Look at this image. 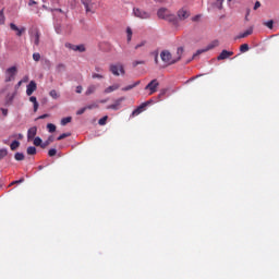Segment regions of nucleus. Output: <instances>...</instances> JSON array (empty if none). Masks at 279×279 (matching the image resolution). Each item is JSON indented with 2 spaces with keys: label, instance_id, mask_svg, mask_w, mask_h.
<instances>
[{
  "label": "nucleus",
  "instance_id": "nucleus-1",
  "mask_svg": "<svg viewBox=\"0 0 279 279\" xmlns=\"http://www.w3.org/2000/svg\"><path fill=\"white\" fill-rule=\"evenodd\" d=\"M160 58L162 63L166 64V66H171V64L178 63L179 60V58H174V56L171 54L169 50L161 51Z\"/></svg>",
  "mask_w": 279,
  "mask_h": 279
},
{
  "label": "nucleus",
  "instance_id": "nucleus-2",
  "mask_svg": "<svg viewBox=\"0 0 279 279\" xmlns=\"http://www.w3.org/2000/svg\"><path fill=\"white\" fill-rule=\"evenodd\" d=\"M109 71L112 73V75H116L117 77H119V75H125V69L121 63L111 64L109 66Z\"/></svg>",
  "mask_w": 279,
  "mask_h": 279
},
{
  "label": "nucleus",
  "instance_id": "nucleus-3",
  "mask_svg": "<svg viewBox=\"0 0 279 279\" xmlns=\"http://www.w3.org/2000/svg\"><path fill=\"white\" fill-rule=\"evenodd\" d=\"M16 73H19V70L16 69V66H11L5 70V80L4 82H12V80H14V76L16 75Z\"/></svg>",
  "mask_w": 279,
  "mask_h": 279
},
{
  "label": "nucleus",
  "instance_id": "nucleus-4",
  "mask_svg": "<svg viewBox=\"0 0 279 279\" xmlns=\"http://www.w3.org/2000/svg\"><path fill=\"white\" fill-rule=\"evenodd\" d=\"M158 86H160V83L155 78L146 85L145 90H149V95H154V93H157Z\"/></svg>",
  "mask_w": 279,
  "mask_h": 279
},
{
  "label": "nucleus",
  "instance_id": "nucleus-5",
  "mask_svg": "<svg viewBox=\"0 0 279 279\" xmlns=\"http://www.w3.org/2000/svg\"><path fill=\"white\" fill-rule=\"evenodd\" d=\"M215 47H219V40H214L206 48L197 50L193 58L202 56V53H206V51H210V49H215Z\"/></svg>",
  "mask_w": 279,
  "mask_h": 279
},
{
  "label": "nucleus",
  "instance_id": "nucleus-6",
  "mask_svg": "<svg viewBox=\"0 0 279 279\" xmlns=\"http://www.w3.org/2000/svg\"><path fill=\"white\" fill-rule=\"evenodd\" d=\"M133 13H134V16H136L137 19H150L151 16L149 12L138 8H134Z\"/></svg>",
  "mask_w": 279,
  "mask_h": 279
},
{
  "label": "nucleus",
  "instance_id": "nucleus-7",
  "mask_svg": "<svg viewBox=\"0 0 279 279\" xmlns=\"http://www.w3.org/2000/svg\"><path fill=\"white\" fill-rule=\"evenodd\" d=\"M37 88H38V85H36L34 81H31L29 84L26 86V95L28 97H32V95H34Z\"/></svg>",
  "mask_w": 279,
  "mask_h": 279
},
{
  "label": "nucleus",
  "instance_id": "nucleus-8",
  "mask_svg": "<svg viewBox=\"0 0 279 279\" xmlns=\"http://www.w3.org/2000/svg\"><path fill=\"white\" fill-rule=\"evenodd\" d=\"M65 47L66 49H72V51H80V53H84V51H86V47H84V45L75 46L66 43Z\"/></svg>",
  "mask_w": 279,
  "mask_h": 279
},
{
  "label": "nucleus",
  "instance_id": "nucleus-9",
  "mask_svg": "<svg viewBox=\"0 0 279 279\" xmlns=\"http://www.w3.org/2000/svg\"><path fill=\"white\" fill-rule=\"evenodd\" d=\"M31 38L34 40V45H36V47L40 45V32L38 29H35L33 33H31Z\"/></svg>",
  "mask_w": 279,
  "mask_h": 279
},
{
  "label": "nucleus",
  "instance_id": "nucleus-10",
  "mask_svg": "<svg viewBox=\"0 0 279 279\" xmlns=\"http://www.w3.org/2000/svg\"><path fill=\"white\" fill-rule=\"evenodd\" d=\"M234 56L233 51L222 50L220 54L217 57V60H228V58Z\"/></svg>",
  "mask_w": 279,
  "mask_h": 279
},
{
  "label": "nucleus",
  "instance_id": "nucleus-11",
  "mask_svg": "<svg viewBox=\"0 0 279 279\" xmlns=\"http://www.w3.org/2000/svg\"><path fill=\"white\" fill-rule=\"evenodd\" d=\"M148 104L149 102H143L140 107L134 109L132 112V117H138V114H141V112H143L145 108H147Z\"/></svg>",
  "mask_w": 279,
  "mask_h": 279
},
{
  "label": "nucleus",
  "instance_id": "nucleus-12",
  "mask_svg": "<svg viewBox=\"0 0 279 279\" xmlns=\"http://www.w3.org/2000/svg\"><path fill=\"white\" fill-rule=\"evenodd\" d=\"M10 27L13 32H16V36H23V34H25V27L19 28V26H16L14 23H11Z\"/></svg>",
  "mask_w": 279,
  "mask_h": 279
},
{
  "label": "nucleus",
  "instance_id": "nucleus-13",
  "mask_svg": "<svg viewBox=\"0 0 279 279\" xmlns=\"http://www.w3.org/2000/svg\"><path fill=\"white\" fill-rule=\"evenodd\" d=\"M178 16L181 21H185V19H189V16H191V13L185 9H181L178 12Z\"/></svg>",
  "mask_w": 279,
  "mask_h": 279
},
{
  "label": "nucleus",
  "instance_id": "nucleus-14",
  "mask_svg": "<svg viewBox=\"0 0 279 279\" xmlns=\"http://www.w3.org/2000/svg\"><path fill=\"white\" fill-rule=\"evenodd\" d=\"M37 132H38V128L36 126H32L31 129H28V132H27L28 141H33V138L36 137Z\"/></svg>",
  "mask_w": 279,
  "mask_h": 279
},
{
  "label": "nucleus",
  "instance_id": "nucleus-15",
  "mask_svg": "<svg viewBox=\"0 0 279 279\" xmlns=\"http://www.w3.org/2000/svg\"><path fill=\"white\" fill-rule=\"evenodd\" d=\"M157 16L159 19H168L169 17V10H167L166 8L159 9L158 12H157Z\"/></svg>",
  "mask_w": 279,
  "mask_h": 279
},
{
  "label": "nucleus",
  "instance_id": "nucleus-16",
  "mask_svg": "<svg viewBox=\"0 0 279 279\" xmlns=\"http://www.w3.org/2000/svg\"><path fill=\"white\" fill-rule=\"evenodd\" d=\"M119 88H121V85L119 84H113V85H110L109 87H107L104 93L105 95H109V93H114V90H119Z\"/></svg>",
  "mask_w": 279,
  "mask_h": 279
},
{
  "label": "nucleus",
  "instance_id": "nucleus-17",
  "mask_svg": "<svg viewBox=\"0 0 279 279\" xmlns=\"http://www.w3.org/2000/svg\"><path fill=\"white\" fill-rule=\"evenodd\" d=\"M124 98H120L118 100H116L114 104L109 105L107 108L108 110H119V108H121V101H123Z\"/></svg>",
  "mask_w": 279,
  "mask_h": 279
},
{
  "label": "nucleus",
  "instance_id": "nucleus-18",
  "mask_svg": "<svg viewBox=\"0 0 279 279\" xmlns=\"http://www.w3.org/2000/svg\"><path fill=\"white\" fill-rule=\"evenodd\" d=\"M86 12H92V8H93V0H81Z\"/></svg>",
  "mask_w": 279,
  "mask_h": 279
},
{
  "label": "nucleus",
  "instance_id": "nucleus-19",
  "mask_svg": "<svg viewBox=\"0 0 279 279\" xmlns=\"http://www.w3.org/2000/svg\"><path fill=\"white\" fill-rule=\"evenodd\" d=\"M252 34H254V27H250L248 29H246L244 33H241L238 38H247V36H252Z\"/></svg>",
  "mask_w": 279,
  "mask_h": 279
},
{
  "label": "nucleus",
  "instance_id": "nucleus-20",
  "mask_svg": "<svg viewBox=\"0 0 279 279\" xmlns=\"http://www.w3.org/2000/svg\"><path fill=\"white\" fill-rule=\"evenodd\" d=\"M97 92V85H89L85 92V95H94Z\"/></svg>",
  "mask_w": 279,
  "mask_h": 279
},
{
  "label": "nucleus",
  "instance_id": "nucleus-21",
  "mask_svg": "<svg viewBox=\"0 0 279 279\" xmlns=\"http://www.w3.org/2000/svg\"><path fill=\"white\" fill-rule=\"evenodd\" d=\"M29 101L34 105V112H38V100L35 96L29 97Z\"/></svg>",
  "mask_w": 279,
  "mask_h": 279
},
{
  "label": "nucleus",
  "instance_id": "nucleus-22",
  "mask_svg": "<svg viewBox=\"0 0 279 279\" xmlns=\"http://www.w3.org/2000/svg\"><path fill=\"white\" fill-rule=\"evenodd\" d=\"M19 147H21V142L19 141H13L10 145V149L11 151H16V149H19Z\"/></svg>",
  "mask_w": 279,
  "mask_h": 279
},
{
  "label": "nucleus",
  "instance_id": "nucleus-23",
  "mask_svg": "<svg viewBox=\"0 0 279 279\" xmlns=\"http://www.w3.org/2000/svg\"><path fill=\"white\" fill-rule=\"evenodd\" d=\"M56 71L57 73H64V71H66V65L64 63H59L56 66Z\"/></svg>",
  "mask_w": 279,
  "mask_h": 279
},
{
  "label": "nucleus",
  "instance_id": "nucleus-24",
  "mask_svg": "<svg viewBox=\"0 0 279 279\" xmlns=\"http://www.w3.org/2000/svg\"><path fill=\"white\" fill-rule=\"evenodd\" d=\"M138 84H141V81H136L135 83H133L132 85H129L126 87H123L122 90L128 92V90H132V88H136V86H138Z\"/></svg>",
  "mask_w": 279,
  "mask_h": 279
},
{
  "label": "nucleus",
  "instance_id": "nucleus-25",
  "mask_svg": "<svg viewBox=\"0 0 279 279\" xmlns=\"http://www.w3.org/2000/svg\"><path fill=\"white\" fill-rule=\"evenodd\" d=\"M184 53V48H182V47H179L178 49H177V56H174V58H179L178 59V62H180V60L182 59V54Z\"/></svg>",
  "mask_w": 279,
  "mask_h": 279
},
{
  "label": "nucleus",
  "instance_id": "nucleus-26",
  "mask_svg": "<svg viewBox=\"0 0 279 279\" xmlns=\"http://www.w3.org/2000/svg\"><path fill=\"white\" fill-rule=\"evenodd\" d=\"M14 158L17 162L25 160V155L23 153H15Z\"/></svg>",
  "mask_w": 279,
  "mask_h": 279
},
{
  "label": "nucleus",
  "instance_id": "nucleus-27",
  "mask_svg": "<svg viewBox=\"0 0 279 279\" xmlns=\"http://www.w3.org/2000/svg\"><path fill=\"white\" fill-rule=\"evenodd\" d=\"M51 143H53V136H49L48 140L41 144V148L45 149V147H48Z\"/></svg>",
  "mask_w": 279,
  "mask_h": 279
},
{
  "label": "nucleus",
  "instance_id": "nucleus-28",
  "mask_svg": "<svg viewBox=\"0 0 279 279\" xmlns=\"http://www.w3.org/2000/svg\"><path fill=\"white\" fill-rule=\"evenodd\" d=\"M26 153L28 154V156H36V147L29 146V147L26 149Z\"/></svg>",
  "mask_w": 279,
  "mask_h": 279
},
{
  "label": "nucleus",
  "instance_id": "nucleus-29",
  "mask_svg": "<svg viewBox=\"0 0 279 279\" xmlns=\"http://www.w3.org/2000/svg\"><path fill=\"white\" fill-rule=\"evenodd\" d=\"M241 53H246V51H250V45L243 44L240 46Z\"/></svg>",
  "mask_w": 279,
  "mask_h": 279
},
{
  "label": "nucleus",
  "instance_id": "nucleus-30",
  "mask_svg": "<svg viewBox=\"0 0 279 279\" xmlns=\"http://www.w3.org/2000/svg\"><path fill=\"white\" fill-rule=\"evenodd\" d=\"M8 156V148L0 149V160H3Z\"/></svg>",
  "mask_w": 279,
  "mask_h": 279
},
{
  "label": "nucleus",
  "instance_id": "nucleus-31",
  "mask_svg": "<svg viewBox=\"0 0 279 279\" xmlns=\"http://www.w3.org/2000/svg\"><path fill=\"white\" fill-rule=\"evenodd\" d=\"M47 130H48V132H50V134H53V132H56V124L48 123L47 124Z\"/></svg>",
  "mask_w": 279,
  "mask_h": 279
},
{
  "label": "nucleus",
  "instance_id": "nucleus-32",
  "mask_svg": "<svg viewBox=\"0 0 279 279\" xmlns=\"http://www.w3.org/2000/svg\"><path fill=\"white\" fill-rule=\"evenodd\" d=\"M214 8L221 10V8H223V0H216V2L214 3Z\"/></svg>",
  "mask_w": 279,
  "mask_h": 279
},
{
  "label": "nucleus",
  "instance_id": "nucleus-33",
  "mask_svg": "<svg viewBox=\"0 0 279 279\" xmlns=\"http://www.w3.org/2000/svg\"><path fill=\"white\" fill-rule=\"evenodd\" d=\"M34 145L35 147H43V140L40 137H35L34 138Z\"/></svg>",
  "mask_w": 279,
  "mask_h": 279
},
{
  "label": "nucleus",
  "instance_id": "nucleus-34",
  "mask_svg": "<svg viewBox=\"0 0 279 279\" xmlns=\"http://www.w3.org/2000/svg\"><path fill=\"white\" fill-rule=\"evenodd\" d=\"M49 95L52 97V99H58L60 97V94H58L56 89H51Z\"/></svg>",
  "mask_w": 279,
  "mask_h": 279
},
{
  "label": "nucleus",
  "instance_id": "nucleus-35",
  "mask_svg": "<svg viewBox=\"0 0 279 279\" xmlns=\"http://www.w3.org/2000/svg\"><path fill=\"white\" fill-rule=\"evenodd\" d=\"M73 118L66 117L61 120V125H66L68 123H71Z\"/></svg>",
  "mask_w": 279,
  "mask_h": 279
},
{
  "label": "nucleus",
  "instance_id": "nucleus-36",
  "mask_svg": "<svg viewBox=\"0 0 279 279\" xmlns=\"http://www.w3.org/2000/svg\"><path fill=\"white\" fill-rule=\"evenodd\" d=\"M69 136H71V133H63L57 137V141H64V138H69Z\"/></svg>",
  "mask_w": 279,
  "mask_h": 279
},
{
  "label": "nucleus",
  "instance_id": "nucleus-37",
  "mask_svg": "<svg viewBox=\"0 0 279 279\" xmlns=\"http://www.w3.org/2000/svg\"><path fill=\"white\" fill-rule=\"evenodd\" d=\"M126 36H128V43L132 40V28L128 27L126 28Z\"/></svg>",
  "mask_w": 279,
  "mask_h": 279
},
{
  "label": "nucleus",
  "instance_id": "nucleus-38",
  "mask_svg": "<svg viewBox=\"0 0 279 279\" xmlns=\"http://www.w3.org/2000/svg\"><path fill=\"white\" fill-rule=\"evenodd\" d=\"M23 182H25V178L11 182L9 186H14V184H23Z\"/></svg>",
  "mask_w": 279,
  "mask_h": 279
},
{
  "label": "nucleus",
  "instance_id": "nucleus-39",
  "mask_svg": "<svg viewBox=\"0 0 279 279\" xmlns=\"http://www.w3.org/2000/svg\"><path fill=\"white\" fill-rule=\"evenodd\" d=\"M107 121H108V116H105V117H102V118L98 121V124H99V125H106Z\"/></svg>",
  "mask_w": 279,
  "mask_h": 279
},
{
  "label": "nucleus",
  "instance_id": "nucleus-40",
  "mask_svg": "<svg viewBox=\"0 0 279 279\" xmlns=\"http://www.w3.org/2000/svg\"><path fill=\"white\" fill-rule=\"evenodd\" d=\"M33 60H34L35 62H40V54H39L38 52H34V53H33Z\"/></svg>",
  "mask_w": 279,
  "mask_h": 279
},
{
  "label": "nucleus",
  "instance_id": "nucleus-41",
  "mask_svg": "<svg viewBox=\"0 0 279 279\" xmlns=\"http://www.w3.org/2000/svg\"><path fill=\"white\" fill-rule=\"evenodd\" d=\"M56 154H58V150L56 148H51L49 151H48V156H50V158H53V156H56Z\"/></svg>",
  "mask_w": 279,
  "mask_h": 279
},
{
  "label": "nucleus",
  "instance_id": "nucleus-42",
  "mask_svg": "<svg viewBox=\"0 0 279 279\" xmlns=\"http://www.w3.org/2000/svg\"><path fill=\"white\" fill-rule=\"evenodd\" d=\"M92 77H93V80H104V75L97 74V73H93Z\"/></svg>",
  "mask_w": 279,
  "mask_h": 279
},
{
  "label": "nucleus",
  "instance_id": "nucleus-43",
  "mask_svg": "<svg viewBox=\"0 0 279 279\" xmlns=\"http://www.w3.org/2000/svg\"><path fill=\"white\" fill-rule=\"evenodd\" d=\"M5 23V15H3V10L0 11V25H3Z\"/></svg>",
  "mask_w": 279,
  "mask_h": 279
},
{
  "label": "nucleus",
  "instance_id": "nucleus-44",
  "mask_svg": "<svg viewBox=\"0 0 279 279\" xmlns=\"http://www.w3.org/2000/svg\"><path fill=\"white\" fill-rule=\"evenodd\" d=\"M265 25H266V27H268V29H274V21L272 20L266 22Z\"/></svg>",
  "mask_w": 279,
  "mask_h": 279
},
{
  "label": "nucleus",
  "instance_id": "nucleus-45",
  "mask_svg": "<svg viewBox=\"0 0 279 279\" xmlns=\"http://www.w3.org/2000/svg\"><path fill=\"white\" fill-rule=\"evenodd\" d=\"M85 108H86V110H93V108H99V105L92 104V105L86 106Z\"/></svg>",
  "mask_w": 279,
  "mask_h": 279
},
{
  "label": "nucleus",
  "instance_id": "nucleus-46",
  "mask_svg": "<svg viewBox=\"0 0 279 279\" xmlns=\"http://www.w3.org/2000/svg\"><path fill=\"white\" fill-rule=\"evenodd\" d=\"M165 95H167V89H161L158 95L159 99H162V97H165Z\"/></svg>",
  "mask_w": 279,
  "mask_h": 279
},
{
  "label": "nucleus",
  "instance_id": "nucleus-47",
  "mask_svg": "<svg viewBox=\"0 0 279 279\" xmlns=\"http://www.w3.org/2000/svg\"><path fill=\"white\" fill-rule=\"evenodd\" d=\"M86 112V107L81 108L80 110L76 111V114H84Z\"/></svg>",
  "mask_w": 279,
  "mask_h": 279
},
{
  "label": "nucleus",
  "instance_id": "nucleus-48",
  "mask_svg": "<svg viewBox=\"0 0 279 279\" xmlns=\"http://www.w3.org/2000/svg\"><path fill=\"white\" fill-rule=\"evenodd\" d=\"M82 90H84V87H82V85L76 86V93L78 95H82Z\"/></svg>",
  "mask_w": 279,
  "mask_h": 279
},
{
  "label": "nucleus",
  "instance_id": "nucleus-49",
  "mask_svg": "<svg viewBox=\"0 0 279 279\" xmlns=\"http://www.w3.org/2000/svg\"><path fill=\"white\" fill-rule=\"evenodd\" d=\"M138 64H145L144 61H134L133 66H138Z\"/></svg>",
  "mask_w": 279,
  "mask_h": 279
},
{
  "label": "nucleus",
  "instance_id": "nucleus-50",
  "mask_svg": "<svg viewBox=\"0 0 279 279\" xmlns=\"http://www.w3.org/2000/svg\"><path fill=\"white\" fill-rule=\"evenodd\" d=\"M258 8H260V1L255 2L253 10H257Z\"/></svg>",
  "mask_w": 279,
  "mask_h": 279
},
{
  "label": "nucleus",
  "instance_id": "nucleus-51",
  "mask_svg": "<svg viewBox=\"0 0 279 279\" xmlns=\"http://www.w3.org/2000/svg\"><path fill=\"white\" fill-rule=\"evenodd\" d=\"M141 47H145V41H142L141 44L135 46V49H141Z\"/></svg>",
  "mask_w": 279,
  "mask_h": 279
},
{
  "label": "nucleus",
  "instance_id": "nucleus-52",
  "mask_svg": "<svg viewBox=\"0 0 279 279\" xmlns=\"http://www.w3.org/2000/svg\"><path fill=\"white\" fill-rule=\"evenodd\" d=\"M1 112H2L3 117H8V109L1 108Z\"/></svg>",
  "mask_w": 279,
  "mask_h": 279
},
{
  "label": "nucleus",
  "instance_id": "nucleus-53",
  "mask_svg": "<svg viewBox=\"0 0 279 279\" xmlns=\"http://www.w3.org/2000/svg\"><path fill=\"white\" fill-rule=\"evenodd\" d=\"M47 117H49V114L45 113V114L40 116L38 119H47Z\"/></svg>",
  "mask_w": 279,
  "mask_h": 279
},
{
  "label": "nucleus",
  "instance_id": "nucleus-54",
  "mask_svg": "<svg viewBox=\"0 0 279 279\" xmlns=\"http://www.w3.org/2000/svg\"><path fill=\"white\" fill-rule=\"evenodd\" d=\"M192 21H199V15H195L194 17H192Z\"/></svg>",
  "mask_w": 279,
  "mask_h": 279
},
{
  "label": "nucleus",
  "instance_id": "nucleus-55",
  "mask_svg": "<svg viewBox=\"0 0 279 279\" xmlns=\"http://www.w3.org/2000/svg\"><path fill=\"white\" fill-rule=\"evenodd\" d=\"M95 71H96L97 73H100V71H102V69H101L100 66H96V68H95Z\"/></svg>",
  "mask_w": 279,
  "mask_h": 279
},
{
  "label": "nucleus",
  "instance_id": "nucleus-56",
  "mask_svg": "<svg viewBox=\"0 0 279 279\" xmlns=\"http://www.w3.org/2000/svg\"><path fill=\"white\" fill-rule=\"evenodd\" d=\"M28 5H36V2H35L34 0H31V1L28 2Z\"/></svg>",
  "mask_w": 279,
  "mask_h": 279
},
{
  "label": "nucleus",
  "instance_id": "nucleus-57",
  "mask_svg": "<svg viewBox=\"0 0 279 279\" xmlns=\"http://www.w3.org/2000/svg\"><path fill=\"white\" fill-rule=\"evenodd\" d=\"M22 84H23V81H20V82L17 83V85H16V88H20V86H22Z\"/></svg>",
  "mask_w": 279,
  "mask_h": 279
},
{
  "label": "nucleus",
  "instance_id": "nucleus-58",
  "mask_svg": "<svg viewBox=\"0 0 279 279\" xmlns=\"http://www.w3.org/2000/svg\"><path fill=\"white\" fill-rule=\"evenodd\" d=\"M250 16V10L246 13L245 21H247V17Z\"/></svg>",
  "mask_w": 279,
  "mask_h": 279
},
{
  "label": "nucleus",
  "instance_id": "nucleus-59",
  "mask_svg": "<svg viewBox=\"0 0 279 279\" xmlns=\"http://www.w3.org/2000/svg\"><path fill=\"white\" fill-rule=\"evenodd\" d=\"M56 12H62V9H54Z\"/></svg>",
  "mask_w": 279,
  "mask_h": 279
},
{
  "label": "nucleus",
  "instance_id": "nucleus-60",
  "mask_svg": "<svg viewBox=\"0 0 279 279\" xmlns=\"http://www.w3.org/2000/svg\"><path fill=\"white\" fill-rule=\"evenodd\" d=\"M27 80H28V77H27V76H25V77H24V80H23L22 82H27Z\"/></svg>",
  "mask_w": 279,
  "mask_h": 279
},
{
  "label": "nucleus",
  "instance_id": "nucleus-61",
  "mask_svg": "<svg viewBox=\"0 0 279 279\" xmlns=\"http://www.w3.org/2000/svg\"><path fill=\"white\" fill-rule=\"evenodd\" d=\"M155 63L158 64V57L155 58Z\"/></svg>",
  "mask_w": 279,
  "mask_h": 279
},
{
  "label": "nucleus",
  "instance_id": "nucleus-62",
  "mask_svg": "<svg viewBox=\"0 0 279 279\" xmlns=\"http://www.w3.org/2000/svg\"><path fill=\"white\" fill-rule=\"evenodd\" d=\"M19 138H23V134L20 133V134H19Z\"/></svg>",
  "mask_w": 279,
  "mask_h": 279
},
{
  "label": "nucleus",
  "instance_id": "nucleus-63",
  "mask_svg": "<svg viewBox=\"0 0 279 279\" xmlns=\"http://www.w3.org/2000/svg\"><path fill=\"white\" fill-rule=\"evenodd\" d=\"M43 8H45V10H47V5H43Z\"/></svg>",
  "mask_w": 279,
  "mask_h": 279
},
{
  "label": "nucleus",
  "instance_id": "nucleus-64",
  "mask_svg": "<svg viewBox=\"0 0 279 279\" xmlns=\"http://www.w3.org/2000/svg\"><path fill=\"white\" fill-rule=\"evenodd\" d=\"M157 1H162V0H157Z\"/></svg>",
  "mask_w": 279,
  "mask_h": 279
}]
</instances>
